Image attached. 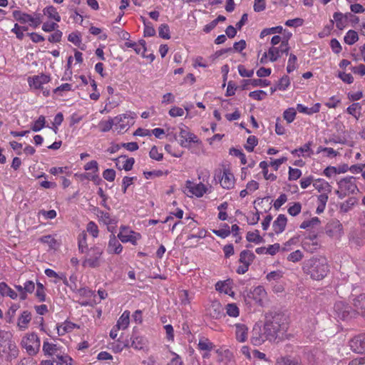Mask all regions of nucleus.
<instances>
[{"label":"nucleus","instance_id":"f257e3e1","mask_svg":"<svg viewBox=\"0 0 365 365\" xmlns=\"http://www.w3.org/2000/svg\"><path fill=\"white\" fill-rule=\"evenodd\" d=\"M287 329V319L283 312L271 311L264 314L263 331L267 341L278 343Z\"/></svg>","mask_w":365,"mask_h":365},{"label":"nucleus","instance_id":"f03ea898","mask_svg":"<svg viewBox=\"0 0 365 365\" xmlns=\"http://www.w3.org/2000/svg\"><path fill=\"white\" fill-rule=\"evenodd\" d=\"M302 268L304 273L310 275L311 278L315 280L324 279L329 271L327 260L322 257H312L306 260Z\"/></svg>","mask_w":365,"mask_h":365},{"label":"nucleus","instance_id":"7ed1b4c3","mask_svg":"<svg viewBox=\"0 0 365 365\" xmlns=\"http://www.w3.org/2000/svg\"><path fill=\"white\" fill-rule=\"evenodd\" d=\"M13 16L20 24L28 23L34 29H36L42 23V15L40 13H34L33 15H30L20 10H15L13 11Z\"/></svg>","mask_w":365,"mask_h":365},{"label":"nucleus","instance_id":"20e7f679","mask_svg":"<svg viewBox=\"0 0 365 365\" xmlns=\"http://www.w3.org/2000/svg\"><path fill=\"white\" fill-rule=\"evenodd\" d=\"M103 250L99 247H92L86 250V257L82 262L84 267L96 268L101 265V258L103 255Z\"/></svg>","mask_w":365,"mask_h":365},{"label":"nucleus","instance_id":"39448f33","mask_svg":"<svg viewBox=\"0 0 365 365\" xmlns=\"http://www.w3.org/2000/svg\"><path fill=\"white\" fill-rule=\"evenodd\" d=\"M334 313L336 318L347 321L356 316V311L343 302H336L334 305Z\"/></svg>","mask_w":365,"mask_h":365},{"label":"nucleus","instance_id":"423d86ee","mask_svg":"<svg viewBox=\"0 0 365 365\" xmlns=\"http://www.w3.org/2000/svg\"><path fill=\"white\" fill-rule=\"evenodd\" d=\"M135 118L136 114L132 111H128L125 113L114 117L115 129L118 132L127 130L129 127L134 124Z\"/></svg>","mask_w":365,"mask_h":365},{"label":"nucleus","instance_id":"0eeeda50","mask_svg":"<svg viewBox=\"0 0 365 365\" xmlns=\"http://www.w3.org/2000/svg\"><path fill=\"white\" fill-rule=\"evenodd\" d=\"M359 291L358 287H354L349 300L354 307L356 314H359L365 318V293H359Z\"/></svg>","mask_w":365,"mask_h":365},{"label":"nucleus","instance_id":"6e6552de","mask_svg":"<svg viewBox=\"0 0 365 365\" xmlns=\"http://www.w3.org/2000/svg\"><path fill=\"white\" fill-rule=\"evenodd\" d=\"M23 346L30 356L38 353L40 349V339L35 333L29 334L26 340L22 341Z\"/></svg>","mask_w":365,"mask_h":365},{"label":"nucleus","instance_id":"1a4fd4ad","mask_svg":"<svg viewBox=\"0 0 365 365\" xmlns=\"http://www.w3.org/2000/svg\"><path fill=\"white\" fill-rule=\"evenodd\" d=\"M215 180H219L221 186L225 189L229 190L234 186L235 178L228 169H224L222 175V171L220 170L217 174H215Z\"/></svg>","mask_w":365,"mask_h":365},{"label":"nucleus","instance_id":"9d476101","mask_svg":"<svg viewBox=\"0 0 365 365\" xmlns=\"http://www.w3.org/2000/svg\"><path fill=\"white\" fill-rule=\"evenodd\" d=\"M289 45H286V40L283 41L279 46H271L268 49L269 60L271 62L277 61L282 54H288Z\"/></svg>","mask_w":365,"mask_h":365},{"label":"nucleus","instance_id":"9b49d317","mask_svg":"<svg viewBox=\"0 0 365 365\" xmlns=\"http://www.w3.org/2000/svg\"><path fill=\"white\" fill-rule=\"evenodd\" d=\"M349 346L351 349L357 354L365 353V333L359 334L350 339Z\"/></svg>","mask_w":365,"mask_h":365},{"label":"nucleus","instance_id":"f8f14e48","mask_svg":"<svg viewBox=\"0 0 365 365\" xmlns=\"http://www.w3.org/2000/svg\"><path fill=\"white\" fill-rule=\"evenodd\" d=\"M118 237L122 242H130L133 245H135L136 241L140 238V235L134 231H128L126 227L122 226L120 227V232L118 235Z\"/></svg>","mask_w":365,"mask_h":365},{"label":"nucleus","instance_id":"ddd939ff","mask_svg":"<svg viewBox=\"0 0 365 365\" xmlns=\"http://www.w3.org/2000/svg\"><path fill=\"white\" fill-rule=\"evenodd\" d=\"M180 144L182 146L186 147L188 143H198L199 139L194 133L190 132L187 127L185 125H182L180 128Z\"/></svg>","mask_w":365,"mask_h":365},{"label":"nucleus","instance_id":"4468645a","mask_svg":"<svg viewBox=\"0 0 365 365\" xmlns=\"http://www.w3.org/2000/svg\"><path fill=\"white\" fill-rule=\"evenodd\" d=\"M326 233L332 237H340L343 235V225L337 220H331L326 226Z\"/></svg>","mask_w":365,"mask_h":365},{"label":"nucleus","instance_id":"2eb2a0df","mask_svg":"<svg viewBox=\"0 0 365 365\" xmlns=\"http://www.w3.org/2000/svg\"><path fill=\"white\" fill-rule=\"evenodd\" d=\"M50 80L49 76L41 74L29 78L28 83L31 88L37 90L42 88L43 86L48 83Z\"/></svg>","mask_w":365,"mask_h":365},{"label":"nucleus","instance_id":"dca6fc26","mask_svg":"<svg viewBox=\"0 0 365 365\" xmlns=\"http://www.w3.org/2000/svg\"><path fill=\"white\" fill-rule=\"evenodd\" d=\"M186 188L189 190L192 195H195L197 197L203 196V195L207 191V187L202 182L195 185L190 180L186 181Z\"/></svg>","mask_w":365,"mask_h":365},{"label":"nucleus","instance_id":"f3484780","mask_svg":"<svg viewBox=\"0 0 365 365\" xmlns=\"http://www.w3.org/2000/svg\"><path fill=\"white\" fill-rule=\"evenodd\" d=\"M353 177H349L341 179L339 182V188L346 191L349 195L353 194L355 191H359L357 186L352 181Z\"/></svg>","mask_w":365,"mask_h":365},{"label":"nucleus","instance_id":"a211bd4d","mask_svg":"<svg viewBox=\"0 0 365 365\" xmlns=\"http://www.w3.org/2000/svg\"><path fill=\"white\" fill-rule=\"evenodd\" d=\"M208 312L210 316L215 319H219L222 317H225L224 309L218 301L212 302L210 306L208 308Z\"/></svg>","mask_w":365,"mask_h":365},{"label":"nucleus","instance_id":"6ab92c4d","mask_svg":"<svg viewBox=\"0 0 365 365\" xmlns=\"http://www.w3.org/2000/svg\"><path fill=\"white\" fill-rule=\"evenodd\" d=\"M131 347L135 349L141 350L146 344L147 340L142 336H140L136 331V329H133V334L130 337Z\"/></svg>","mask_w":365,"mask_h":365},{"label":"nucleus","instance_id":"aec40b11","mask_svg":"<svg viewBox=\"0 0 365 365\" xmlns=\"http://www.w3.org/2000/svg\"><path fill=\"white\" fill-rule=\"evenodd\" d=\"M287 222V218L284 214L278 215L277 219L273 222L272 227L274 232L278 235L284 231Z\"/></svg>","mask_w":365,"mask_h":365},{"label":"nucleus","instance_id":"412c9836","mask_svg":"<svg viewBox=\"0 0 365 365\" xmlns=\"http://www.w3.org/2000/svg\"><path fill=\"white\" fill-rule=\"evenodd\" d=\"M267 340V337L264 334V331H263L262 333H261L260 327L259 329H256L254 327L252 330V335L250 339L251 343L254 346H260L265 341Z\"/></svg>","mask_w":365,"mask_h":365},{"label":"nucleus","instance_id":"4be33fe9","mask_svg":"<svg viewBox=\"0 0 365 365\" xmlns=\"http://www.w3.org/2000/svg\"><path fill=\"white\" fill-rule=\"evenodd\" d=\"M43 351L46 356L55 355L56 357L61 354L60 347L55 344L49 343L48 341H44L43 344Z\"/></svg>","mask_w":365,"mask_h":365},{"label":"nucleus","instance_id":"5701e85b","mask_svg":"<svg viewBox=\"0 0 365 365\" xmlns=\"http://www.w3.org/2000/svg\"><path fill=\"white\" fill-rule=\"evenodd\" d=\"M107 250L108 253H114L117 255L120 254L123 250V246L114 235H110Z\"/></svg>","mask_w":365,"mask_h":365},{"label":"nucleus","instance_id":"b1692460","mask_svg":"<svg viewBox=\"0 0 365 365\" xmlns=\"http://www.w3.org/2000/svg\"><path fill=\"white\" fill-rule=\"evenodd\" d=\"M236 339L240 342H245L247 339L248 328L244 324H235Z\"/></svg>","mask_w":365,"mask_h":365},{"label":"nucleus","instance_id":"393cba45","mask_svg":"<svg viewBox=\"0 0 365 365\" xmlns=\"http://www.w3.org/2000/svg\"><path fill=\"white\" fill-rule=\"evenodd\" d=\"M321 108V104L319 103H315L312 107L308 108L303 104L298 103L297 105L296 110L301 113H304L307 115H312L314 113H317L319 111Z\"/></svg>","mask_w":365,"mask_h":365},{"label":"nucleus","instance_id":"a878e982","mask_svg":"<svg viewBox=\"0 0 365 365\" xmlns=\"http://www.w3.org/2000/svg\"><path fill=\"white\" fill-rule=\"evenodd\" d=\"M266 294L265 290L262 286H257L253 289V290H250L247 297L248 298L254 299L255 302H261L262 297Z\"/></svg>","mask_w":365,"mask_h":365},{"label":"nucleus","instance_id":"bb28decb","mask_svg":"<svg viewBox=\"0 0 365 365\" xmlns=\"http://www.w3.org/2000/svg\"><path fill=\"white\" fill-rule=\"evenodd\" d=\"M255 254L248 250H242L240 254L239 262L243 264L250 265L255 259Z\"/></svg>","mask_w":365,"mask_h":365},{"label":"nucleus","instance_id":"cd10ccee","mask_svg":"<svg viewBox=\"0 0 365 365\" xmlns=\"http://www.w3.org/2000/svg\"><path fill=\"white\" fill-rule=\"evenodd\" d=\"M43 13L49 19L54 20L56 22H60L61 20L57 9L53 6H48L43 9Z\"/></svg>","mask_w":365,"mask_h":365},{"label":"nucleus","instance_id":"c85d7f7f","mask_svg":"<svg viewBox=\"0 0 365 365\" xmlns=\"http://www.w3.org/2000/svg\"><path fill=\"white\" fill-rule=\"evenodd\" d=\"M313 186L319 192H330L331 191V186L323 179H317L314 180Z\"/></svg>","mask_w":365,"mask_h":365},{"label":"nucleus","instance_id":"c756f323","mask_svg":"<svg viewBox=\"0 0 365 365\" xmlns=\"http://www.w3.org/2000/svg\"><path fill=\"white\" fill-rule=\"evenodd\" d=\"M246 240L249 242H253L255 244L264 242V240L259 235V231L258 230H255L254 232H248L246 235Z\"/></svg>","mask_w":365,"mask_h":365},{"label":"nucleus","instance_id":"7c9ffc66","mask_svg":"<svg viewBox=\"0 0 365 365\" xmlns=\"http://www.w3.org/2000/svg\"><path fill=\"white\" fill-rule=\"evenodd\" d=\"M31 319V314L29 311H24L18 319V326L20 329H26L28 323Z\"/></svg>","mask_w":365,"mask_h":365},{"label":"nucleus","instance_id":"2f4dec72","mask_svg":"<svg viewBox=\"0 0 365 365\" xmlns=\"http://www.w3.org/2000/svg\"><path fill=\"white\" fill-rule=\"evenodd\" d=\"M310 145L309 143H306L299 149L294 150L292 153L298 157L308 158L311 154Z\"/></svg>","mask_w":365,"mask_h":365},{"label":"nucleus","instance_id":"473e14b6","mask_svg":"<svg viewBox=\"0 0 365 365\" xmlns=\"http://www.w3.org/2000/svg\"><path fill=\"white\" fill-rule=\"evenodd\" d=\"M361 106L359 103H353L346 108V112L358 120L361 115Z\"/></svg>","mask_w":365,"mask_h":365},{"label":"nucleus","instance_id":"72a5a7b5","mask_svg":"<svg viewBox=\"0 0 365 365\" xmlns=\"http://www.w3.org/2000/svg\"><path fill=\"white\" fill-rule=\"evenodd\" d=\"M76 324L68 321H66L64 322V325L57 326L58 334L59 336H63L66 333L71 332L75 327Z\"/></svg>","mask_w":365,"mask_h":365},{"label":"nucleus","instance_id":"f704fd0d","mask_svg":"<svg viewBox=\"0 0 365 365\" xmlns=\"http://www.w3.org/2000/svg\"><path fill=\"white\" fill-rule=\"evenodd\" d=\"M359 40L358 33L354 30H349L344 37V41L348 45H353Z\"/></svg>","mask_w":365,"mask_h":365},{"label":"nucleus","instance_id":"c9c22d12","mask_svg":"<svg viewBox=\"0 0 365 365\" xmlns=\"http://www.w3.org/2000/svg\"><path fill=\"white\" fill-rule=\"evenodd\" d=\"M87 235L85 232H81L78 237V250L81 253H86V250H88L87 247V241H86Z\"/></svg>","mask_w":365,"mask_h":365},{"label":"nucleus","instance_id":"e433bc0d","mask_svg":"<svg viewBox=\"0 0 365 365\" xmlns=\"http://www.w3.org/2000/svg\"><path fill=\"white\" fill-rule=\"evenodd\" d=\"M129 312L125 311L123 312V314L118 320L117 324L115 325L118 329H125L128 327L129 324Z\"/></svg>","mask_w":365,"mask_h":365},{"label":"nucleus","instance_id":"4c0bfd02","mask_svg":"<svg viewBox=\"0 0 365 365\" xmlns=\"http://www.w3.org/2000/svg\"><path fill=\"white\" fill-rule=\"evenodd\" d=\"M333 18L337 29L341 30L345 27L346 21L342 13L335 12L333 15Z\"/></svg>","mask_w":365,"mask_h":365},{"label":"nucleus","instance_id":"58836bf2","mask_svg":"<svg viewBox=\"0 0 365 365\" xmlns=\"http://www.w3.org/2000/svg\"><path fill=\"white\" fill-rule=\"evenodd\" d=\"M357 202V200L355 197H349L344 202L340 205V212L346 213L348 212L352 207Z\"/></svg>","mask_w":365,"mask_h":365},{"label":"nucleus","instance_id":"ea45409f","mask_svg":"<svg viewBox=\"0 0 365 365\" xmlns=\"http://www.w3.org/2000/svg\"><path fill=\"white\" fill-rule=\"evenodd\" d=\"M297 58L294 53H290L287 61V71L290 73L297 68Z\"/></svg>","mask_w":365,"mask_h":365},{"label":"nucleus","instance_id":"a19ab883","mask_svg":"<svg viewBox=\"0 0 365 365\" xmlns=\"http://www.w3.org/2000/svg\"><path fill=\"white\" fill-rule=\"evenodd\" d=\"M276 365H303L300 361L296 359H292L290 357H280L277 359Z\"/></svg>","mask_w":365,"mask_h":365},{"label":"nucleus","instance_id":"79ce46f5","mask_svg":"<svg viewBox=\"0 0 365 365\" xmlns=\"http://www.w3.org/2000/svg\"><path fill=\"white\" fill-rule=\"evenodd\" d=\"M46 118L43 115H40L38 118L35 120L31 126V129L34 132L40 131L43 128L45 127Z\"/></svg>","mask_w":365,"mask_h":365},{"label":"nucleus","instance_id":"37998d69","mask_svg":"<svg viewBox=\"0 0 365 365\" xmlns=\"http://www.w3.org/2000/svg\"><path fill=\"white\" fill-rule=\"evenodd\" d=\"M102 132L109 131L113 126L115 127V118H110L108 120H102L99 123Z\"/></svg>","mask_w":365,"mask_h":365},{"label":"nucleus","instance_id":"c03bdc74","mask_svg":"<svg viewBox=\"0 0 365 365\" xmlns=\"http://www.w3.org/2000/svg\"><path fill=\"white\" fill-rule=\"evenodd\" d=\"M297 110L294 108H289L284 111L283 117L288 123H292L296 117Z\"/></svg>","mask_w":365,"mask_h":365},{"label":"nucleus","instance_id":"a18cd8bd","mask_svg":"<svg viewBox=\"0 0 365 365\" xmlns=\"http://www.w3.org/2000/svg\"><path fill=\"white\" fill-rule=\"evenodd\" d=\"M290 85V79L288 76H283L279 81L277 88L279 91H286Z\"/></svg>","mask_w":365,"mask_h":365},{"label":"nucleus","instance_id":"49530a36","mask_svg":"<svg viewBox=\"0 0 365 365\" xmlns=\"http://www.w3.org/2000/svg\"><path fill=\"white\" fill-rule=\"evenodd\" d=\"M321 222L320 220L317 217H312L309 220H304L301 225V229H307L309 227H314L319 225Z\"/></svg>","mask_w":365,"mask_h":365},{"label":"nucleus","instance_id":"de8ad7c7","mask_svg":"<svg viewBox=\"0 0 365 365\" xmlns=\"http://www.w3.org/2000/svg\"><path fill=\"white\" fill-rule=\"evenodd\" d=\"M341 103V98L338 96H333L330 97L325 103L324 105L329 108H335Z\"/></svg>","mask_w":365,"mask_h":365},{"label":"nucleus","instance_id":"09e8293b","mask_svg":"<svg viewBox=\"0 0 365 365\" xmlns=\"http://www.w3.org/2000/svg\"><path fill=\"white\" fill-rule=\"evenodd\" d=\"M56 365H72V358L68 355L59 354L56 357Z\"/></svg>","mask_w":365,"mask_h":365},{"label":"nucleus","instance_id":"8fccbe9b","mask_svg":"<svg viewBox=\"0 0 365 365\" xmlns=\"http://www.w3.org/2000/svg\"><path fill=\"white\" fill-rule=\"evenodd\" d=\"M227 314L230 317H237L239 316L240 310L235 304H227L226 306Z\"/></svg>","mask_w":365,"mask_h":365},{"label":"nucleus","instance_id":"3c124183","mask_svg":"<svg viewBox=\"0 0 365 365\" xmlns=\"http://www.w3.org/2000/svg\"><path fill=\"white\" fill-rule=\"evenodd\" d=\"M158 34L160 37L164 39L170 38V29L167 24H161L159 26Z\"/></svg>","mask_w":365,"mask_h":365},{"label":"nucleus","instance_id":"603ef678","mask_svg":"<svg viewBox=\"0 0 365 365\" xmlns=\"http://www.w3.org/2000/svg\"><path fill=\"white\" fill-rule=\"evenodd\" d=\"M168 172L166 171L165 173H163L162 170H152V171H144L143 172V175L145 176V178L146 179H150V178H157V177H160L162 176L163 174H165V175H168Z\"/></svg>","mask_w":365,"mask_h":365},{"label":"nucleus","instance_id":"864d4df0","mask_svg":"<svg viewBox=\"0 0 365 365\" xmlns=\"http://www.w3.org/2000/svg\"><path fill=\"white\" fill-rule=\"evenodd\" d=\"M146 43L144 40H140L137 44L136 47H135L134 51L137 54H140L143 57H145V51H146Z\"/></svg>","mask_w":365,"mask_h":365},{"label":"nucleus","instance_id":"5fc2aeb1","mask_svg":"<svg viewBox=\"0 0 365 365\" xmlns=\"http://www.w3.org/2000/svg\"><path fill=\"white\" fill-rule=\"evenodd\" d=\"M303 258L302 252L297 250L290 253L287 257V260L292 262H297Z\"/></svg>","mask_w":365,"mask_h":365},{"label":"nucleus","instance_id":"6e6d98bb","mask_svg":"<svg viewBox=\"0 0 365 365\" xmlns=\"http://www.w3.org/2000/svg\"><path fill=\"white\" fill-rule=\"evenodd\" d=\"M86 230L93 237H97L98 235V227L97 225L91 221L87 224Z\"/></svg>","mask_w":365,"mask_h":365},{"label":"nucleus","instance_id":"4d7b16f0","mask_svg":"<svg viewBox=\"0 0 365 365\" xmlns=\"http://www.w3.org/2000/svg\"><path fill=\"white\" fill-rule=\"evenodd\" d=\"M266 9V0H254L253 9L255 12H262Z\"/></svg>","mask_w":365,"mask_h":365},{"label":"nucleus","instance_id":"13d9d810","mask_svg":"<svg viewBox=\"0 0 365 365\" xmlns=\"http://www.w3.org/2000/svg\"><path fill=\"white\" fill-rule=\"evenodd\" d=\"M237 69H238L239 74L242 77L251 78L254 75V70L253 69L247 70V69H246V68L243 65H241V64L239 65L238 67H237Z\"/></svg>","mask_w":365,"mask_h":365},{"label":"nucleus","instance_id":"bf43d9fd","mask_svg":"<svg viewBox=\"0 0 365 365\" xmlns=\"http://www.w3.org/2000/svg\"><path fill=\"white\" fill-rule=\"evenodd\" d=\"M267 96V93L262 90L252 91L249 93V96L257 101L263 100Z\"/></svg>","mask_w":365,"mask_h":365},{"label":"nucleus","instance_id":"052dcab7","mask_svg":"<svg viewBox=\"0 0 365 365\" xmlns=\"http://www.w3.org/2000/svg\"><path fill=\"white\" fill-rule=\"evenodd\" d=\"M283 277V272L280 270L273 271L267 274L268 281H277Z\"/></svg>","mask_w":365,"mask_h":365},{"label":"nucleus","instance_id":"680f3d73","mask_svg":"<svg viewBox=\"0 0 365 365\" xmlns=\"http://www.w3.org/2000/svg\"><path fill=\"white\" fill-rule=\"evenodd\" d=\"M62 36L63 33L57 29L48 36V40L51 43H58L61 41Z\"/></svg>","mask_w":365,"mask_h":365},{"label":"nucleus","instance_id":"e2e57ef3","mask_svg":"<svg viewBox=\"0 0 365 365\" xmlns=\"http://www.w3.org/2000/svg\"><path fill=\"white\" fill-rule=\"evenodd\" d=\"M198 347L201 350L210 351L213 349L214 345L209 339H205V340H200Z\"/></svg>","mask_w":365,"mask_h":365},{"label":"nucleus","instance_id":"0e129e2a","mask_svg":"<svg viewBox=\"0 0 365 365\" xmlns=\"http://www.w3.org/2000/svg\"><path fill=\"white\" fill-rule=\"evenodd\" d=\"M58 28L56 22H45L42 25V30L45 32L55 31Z\"/></svg>","mask_w":365,"mask_h":365},{"label":"nucleus","instance_id":"69168bd1","mask_svg":"<svg viewBox=\"0 0 365 365\" xmlns=\"http://www.w3.org/2000/svg\"><path fill=\"white\" fill-rule=\"evenodd\" d=\"M215 289L217 291H219L220 292H225V294H229V290H230V288L228 287L226 281H219L215 284Z\"/></svg>","mask_w":365,"mask_h":365},{"label":"nucleus","instance_id":"338daca9","mask_svg":"<svg viewBox=\"0 0 365 365\" xmlns=\"http://www.w3.org/2000/svg\"><path fill=\"white\" fill-rule=\"evenodd\" d=\"M257 144V140L255 136H249L247 140V144L245 145V149L249 151L252 152Z\"/></svg>","mask_w":365,"mask_h":365},{"label":"nucleus","instance_id":"774afa93","mask_svg":"<svg viewBox=\"0 0 365 365\" xmlns=\"http://www.w3.org/2000/svg\"><path fill=\"white\" fill-rule=\"evenodd\" d=\"M302 172L299 169L289 168V180H296L300 178Z\"/></svg>","mask_w":365,"mask_h":365}]
</instances>
